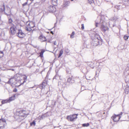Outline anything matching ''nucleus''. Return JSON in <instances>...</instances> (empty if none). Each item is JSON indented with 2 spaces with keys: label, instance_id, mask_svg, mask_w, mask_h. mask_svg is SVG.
<instances>
[{
  "label": "nucleus",
  "instance_id": "39",
  "mask_svg": "<svg viewBox=\"0 0 129 129\" xmlns=\"http://www.w3.org/2000/svg\"><path fill=\"white\" fill-rule=\"evenodd\" d=\"M64 51L67 53H68L69 52V51L68 49H65Z\"/></svg>",
  "mask_w": 129,
  "mask_h": 129
},
{
  "label": "nucleus",
  "instance_id": "46",
  "mask_svg": "<svg viewBox=\"0 0 129 129\" xmlns=\"http://www.w3.org/2000/svg\"><path fill=\"white\" fill-rule=\"evenodd\" d=\"M54 44L55 45H56V41H55L54 42Z\"/></svg>",
  "mask_w": 129,
  "mask_h": 129
},
{
  "label": "nucleus",
  "instance_id": "8",
  "mask_svg": "<svg viewBox=\"0 0 129 129\" xmlns=\"http://www.w3.org/2000/svg\"><path fill=\"white\" fill-rule=\"evenodd\" d=\"M4 13L7 16L10 15L11 14L10 8L7 6L6 7V11H5Z\"/></svg>",
  "mask_w": 129,
  "mask_h": 129
},
{
  "label": "nucleus",
  "instance_id": "3",
  "mask_svg": "<svg viewBox=\"0 0 129 129\" xmlns=\"http://www.w3.org/2000/svg\"><path fill=\"white\" fill-rule=\"evenodd\" d=\"M17 28L16 26L13 24H12V26H11L10 28V33L12 35H15L16 33Z\"/></svg>",
  "mask_w": 129,
  "mask_h": 129
},
{
  "label": "nucleus",
  "instance_id": "49",
  "mask_svg": "<svg viewBox=\"0 0 129 129\" xmlns=\"http://www.w3.org/2000/svg\"><path fill=\"white\" fill-rule=\"evenodd\" d=\"M11 70L12 71H14V69H11Z\"/></svg>",
  "mask_w": 129,
  "mask_h": 129
},
{
  "label": "nucleus",
  "instance_id": "27",
  "mask_svg": "<svg viewBox=\"0 0 129 129\" xmlns=\"http://www.w3.org/2000/svg\"><path fill=\"white\" fill-rule=\"evenodd\" d=\"M126 73L128 74L129 75V67H127L125 70Z\"/></svg>",
  "mask_w": 129,
  "mask_h": 129
},
{
  "label": "nucleus",
  "instance_id": "56",
  "mask_svg": "<svg viewBox=\"0 0 129 129\" xmlns=\"http://www.w3.org/2000/svg\"><path fill=\"white\" fill-rule=\"evenodd\" d=\"M1 56H0V58H1Z\"/></svg>",
  "mask_w": 129,
  "mask_h": 129
},
{
  "label": "nucleus",
  "instance_id": "33",
  "mask_svg": "<svg viewBox=\"0 0 129 129\" xmlns=\"http://www.w3.org/2000/svg\"><path fill=\"white\" fill-rule=\"evenodd\" d=\"M39 87L41 89H42L44 88V87L42 86V84L40 85H39Z\"/></svg>",
  "mask_w": 129,
  "mask_h": 129
},
{
  "label": "nucleus",
  "instance_id": "41",
  "mask_svg": "<svg viewBox=\"0 0 129 129\" xmlns=\"http://www.w3.org/2000/svg\"><path fill=\"white\" fill-rule=\"evenodd\" d=\"M10 80L11 79H10L7 82V83L9 84L11 83V81H10Z\"/></svg>",
  "mask_w": 129,
  "mask_h": 129
},
{
  "label": "nucleus",
  "instance_id": "53",
  "mask_svg": "<svg viewBox=\"0 0 129 129\" xmlns=\"http://www.w3.org/2000/svg\"><path fill=\"white\" fill-rule=\"evenodd\" d=\"M84 90H82V91H83Z\"/></svg>",
  "mask_w": 129,
  "mask_h": 129
},
{
  "label": "nucleus",
  "instance_id": "31",
  "mask_svg": "<svg viewBox=\"0 0 129 129\" xmlns=\"http://www.w3.org/2000/svg\"><path fill=\"white\" fill-rule=\"evenodd\" d=\"M110 20L112 21L116 20V17H113L111 18Z\"/></svg>",
  "mask_w": 129,
  "mask_h": 129
},
{
  "label": "nucleus",
  "instance_id": "29",
  "mask_svg": "<svg viewBox=\"0 0 129 129\" xmlns=\"http://www.w3.org/2000/svg\"><path fill=\"white\" fill-rule=\"evenodd\" d=\"M75 34V32L74 31L72 32V34L70 36L71 38H74V36Z\"/></svg>",
  "mask_w": 129,
  "mask_h": 129
},
{
  "label": "nucleus",
  "instance_id": "25",
  "mask_svg": "<svg viewBox=\"0 0 129 129\" xmlns=\"http://www.w3.org/2000/svg\"><path fill=\"white\" fill-rule=\"evenodd\" d=\"M36 124V123L35 121H33L32 122H31L30 123V126L33 125L35 126Z\"/></svg>",
  "mask_w": 129,
  "mask_h": 129
},
{
  "label": "nucleus",
  "instance_id": "7",
  "mask_svg": "<svg viewBox=\"0 0 129 129\" xmlns=\"http://www.w3.org/2000/svg\"><path fill=\"white\" fill-rule=\"evenodd\" d=\"M47 9L50 12H54L56 11L55 7L53 5H50L48 7Z\"/></svg>",
  "mask_w": 129,
  "mask_h": 129
},
{
  "label": "nucleus",
  "instance_id": "47",
  "mask_svg": "<svg viewBox=\"0 0 129 129\" xmlns=\"http://www.w3.org/2000/svg\"><path fill=\"white\" fill-rule=\"evenodd\" d=\"M60 82H58V85L59 86V85H60Z\"/></svg>",
  "mask_w": 129,
  "mask_h": 129
},
{
  "label": "nucleus",
  "instance_id": "51",
  "mask_svg": "<svg viewBox=\"0 0 129 129\" xmlns=\"http://www.w3.org/2000/svg\"><path fill=\"white\" fill-rule=\"evenodd\" d=\"M71 1H73V0H70Z\"/></svg>",
  "mask_w": 129,
  "mask_h": 129
},
{
  "label": "nucleus",
  "instance_id": "28",
  "mask_svg": "<svg viewBox=\"0 0 129 129\" xmlns=\"http://www.w3.org/2000/svg\"><path fill=\"white\" fill-rule=\"evenodd\" d=\"M25 29L26 30L29 31H31L32 30L30 28H28L27 27H26Z\"/></svg>",
  "mask_w": 129,
  "mask_h": 129
},
{
  "label": "nucleus",
  "instance_id": "11",
  "mask_svg": "<svg viewBox=\"0 0 129 129\" xmlns=\"http://www.w3.org/2000/svg\"><path fill=\"white\" fill-rule=\"evenodd\" d=\"M6 120H4L3 123L0 125V129H2L4 128L6 125Z\"/></svg>",
  "mask_w": 129,
  "mask_h": 129
},
{
  "label": "nucleus",
  "instance_id": "5",
  "mask_svg": "<svg viewBox=\"0 0 129 129\" xmlns=\"http://www.w3.org/2000/svg\"><path fill=\"white\" fill-rule=\"evenodd\" d=\"M74 82V80L71 77H69L68 78L67 82L65 83V84L67 86H68Z\"/></svg>",
  "mask_w": 129,
  "mask_h": 129
},
{
  "label": "nucleus",
  "instance_id": "38",
  "mask_svg": "<svg viewBox=\"0 0 129 129\" xmlns=\"http://www.w3.org/2000/svg\"><path fill=\"white\" fill-rule=\"evenodd\" d=\"M84 24H81V29H84Z\"/></svg>",
  "mask_w": 129,
  "mask_h": 129
},
{
  "label": "nucleus",
  "instance_id": "12",
  "mask_svg": "<svg viewBox=\"0 0 129 129\" xmlns=\"http://www.w3.org/2000/svg\"><path fill=\"white\" fill-rule=\"evenodd\" d=\"M39 39L40 40V41L42 42H45L47 40L45 37L42 35L39 37Z\"/></svg>",
  "mask_w": 129,
  "mask_h": 129
},
{
  "label": "nucleus",
  "instance_id": "1",
  "mask_svg": "<svg viewBox=\"0 0 129 129\" xmlns=\"http://www.w3.org/2000/svg\"><path fill=\"white\" fill-rule=\"evenodd\" d=\"M106 24L105 21L100 17H98L95 21V26L96 27H101L102 30L104 32L109 29L108 27L106 26Z\"/></svg>",
  "mask_w": 129,
  "mask_h": 129
},
{
  "label": "nucleus",
  "instance_id": "18",
  "mask_svg": "<svg viewBox=\"0 0 129 129\" xmlns=\"http://www.w3.org/2000/svg\"><path fill=\"white\" fill-rule=\"evenodd\" d=\"M1 102L2 104H3L8 103H9L8 100V99L3 100Z\"/></svg>",
  "mask_w": 129,
  "mask_h": 129
},
{
  "label": "nucleus",
  "instance_id": "57",
  "mask_svg": "<svg viewBox=\"0 0 129 129\" xmlns=\"http://www.w3.org/2000/svg\"><path fill=\"white\" fill-rule=\"evenodd\" d=\"M0 106H1V105H0Z\"/></svg>",
  "mask_w": 129,
  "mask_h": 129
},
{
  "label": "nucleus",
  "instance_id": "34",
  "mask_svg": "<svg viewBox=\"0 0 129 129\" xmlns=\"http://www.w3.org/2000/svg\"><path fill=\"white\" fill-rule=\"evenodd\" d=\"M57 1H58V0H52V2H54L56 4H55V5H56L57 4Z\"/></svg>",
  "mask_w": 129,
  "mask_h": 129
},
{
  "label": "nucleus",
  "instance_id": "19",
  "mask_svg": "<svg viewBox=\"0 0 129 129\" xmlns=\"http://www.w3.org/2000/svg\"><path fill=\"white\" fill-rule=\"evenodd\" d=\"M63 51V49H61L60 51L59 52V54L58 58L60 57L62 54Z\"/></svg>",
  "mask_w": 129,
  "mask_h": 129
},
{
  "label": "nucleus",
  "instance_id": "30",
  "mask_svg": "<svg viewBox=\"0 0 129 129\" xmlns=\"http://www.w3.org/2000/svg\"><path fill=\"white\" fill-rule=\"evenodd\" d=\"M13 22V20L11 18H10L9 19V24H11Z\"/></svg>",
  "mask_w": 129,
  "mask_h": 129
},
{
  "label": "nucleus",
  "instance_id": "6",
  "mask_svg": "<svg viewBox=\"0 0 129 129\" xmlns=\"http://www.w3.org/2000/svg\"><path fill=\"white\" fill-rule=\"evenodd\" d=\"M121 117V116H120L119 115L114 114L111 117V119L114 122H117L119 120Z\"/></svg>",
  "mask_w": 129,
  "mask_h": 129
},
{
  "label": "nucleus",
  "instance_id": "20",
  "mask_svg": "<svg viewBox=\"0 0 129 129\" xmlns=\"http://www.w3.org/2000/svg\"><path fill=\"white\" fill-rule=\"evenodd\" d=\"M15 95L13 97L12 96L11 97H10L9 99H8V100L9 101V102H10L12 101L14 99V97H15Z\"/></svg>",
  "mask_w": 129,
  "mask_h": 129
},
{
  "label": "nucleus",
  "instance_id": "32",
  "mask_svg": "<svg viewBox=\"0 0 129 129\" xmlns=\"http://www.w3.org/2000/svg\"><path fill=\"white\" fill-rule=\"evenodd\" d=\"M129 36H124V38L125 40H126L128 38Z\"/></svg>",
  "mask_w": 129,
  "mask_h": 129
},
{
  "label": "nucleus",
  "instance_id": "37",
  "mask_svg": "<svg viewBox=\"0 0 129 129\" xmlns=\"http://www.w3.org/2000/svg\"><path fill=\"white\" fill-rule=\"evenodd\" d=\"M17 89L16 88H15L13 90V92H16L17 91Z\"/></svg>",
  "mask_w": 129,
  "mask_h": 129
},
{
  "label": "nucleus",
  "instance_id": "16",
  "mask_svg": "<svg viewBox=\"0 0 129 129\" xmlns=\"http://www.w3.org/2000/svg\"><path fill=\"white\" fill-rule=\"evenodd\" d=\"M45 51L43 49H42L41 51L39 53V56L41 57H43V54Z\"/></svg>",
  "mask_w": 129,
  "mask_h": 129
},
{
  "label": "nucleus",
  "instance_id": "55",
  "mask_svg": "<svg viewBox=\"0 0 129 129\" xmlns=\"http://www.w3.org/2000/svg\"><path fill=\"white\" fill-rule=\"evenodd\" d=\"M30 25V24H29H29H28V25Z\"/></svg>",
  "mask_w": 129,
  "mask_h": 129
},
{
  "label": "nucleus",
  "instance_id": "35",
  "mask_svg": "<svg viewBox=\"0 0 129 129\" xmlns=\"http://www.w3.org/2000/svg\"><path fill=\"white\" fill-rule=\"evenodd\" d=\"M27 2L24 3L23 4H22V6L23 7H24L25 6L27 5Z\"/></svg>",
  "mask_w": 129,
  "mask_h": 129
},
{
  "label": "nucleus",
  "instance_id": "44",
  "mask_svg": "<svg viewBox=\"0 0 129 129\" xmlns=\"http://www.w3.org/2000/svg\"><path fill=\"white\" fill-rule=\"evenodd\" d=\"M115 25H116L115 24V23H114L113 25V27H114L115 26Z\"/></svg>",
  "mask_w": 129,
  "mask_h": 129
},
{
  "label": "nucleus",
  "instance_id": "50",
  "mask_svg": "<svg viewBox=\"0 0 129 129\" xmlns=\"http://www.w3.org/2000/svg\"><path fill=\"white\" fill-rule=\"evenodd\" d=\"M47 33H48V34L49 33V32H47Z\"/></svg>",
  "mask_w": 129,
  "mask_h": 129
},
{
  "label": "nucleus",
  "instance_id": "2",
  "mask_svg": "<svg viewBox=\"0 0 129 129\" xmlns=\"http://www.w3.org/2000/svg\"><path fill=\"white\" fill-rule=\"evenodd\" d=\"M102 40L99 39H93L92 40L91 43L93 46H96L98 45H101L102 44Z\"/></svg>",
  "mask_w": 129,
  "mask_h": 129
},
{
  "label": "nucleus",
  "instance_id": "43",
  "mask_svg": "<svg viewBox=\"0 0 129 129\" xmlns=\"http://www.w3.org/2000/svg\"><path fill=\"white\" fill-rule=\"evenodd\" d=\"M0 53H1L2 54H3V55L2 56H3V55H4L3 52V51H0Z\"/></svg>",
  "mask_w": 129,
  "mask_h": 129
},
{
  "label": "nucleus",
  "instance_id": "26",
  "mask_svg": "<svg viewBox=\"0 0 129 129\" xmlns=\"http://www.w3.org/2000/svg\"><path fill=\"white\" fill-rule=\"evenodd\" d=\"M88 3L90 4H93L94 3L93 0H88Z\"/></svg>",
  "mask_w": 129,
  "mask_h": 129
},
{
  "label": "nucleus",
  "instance_id": "4",
  "mask_svg": "<svg viewBox=\"0 0 129 129\" xmlns=\"http://www.w3.org/2000/svg\"><path fill=\"white\" fill-rule=\"evenodd\" d=\"M18 32L16 34V35L17 36L21 38H23L25 37V35L22 32V30L18 29Z\"/></svg>",
  "mask_w": 129,
  "mask_h": 129
},
{
  "label": "nucleus",
  "instance_id": "15",
  "mask_svg": "<svg viewBox=\"0 0 129 129\" xmlns=\"http://www.w3.org/2000/svg\"><path fill=\"white\" fill-rule=\"evenodd\" d=\"M70 3V2L69 1H65L63 3V6L64 7H67L69 5Z\"/></svg>",
  "mask_w": 129,
  "mask_h": 129
},
{
  "label": "nucleus",
  "instance_id": "45",
  "mask_svg": "<svg viewBox=\"0 0 129 129\" xmlns=\"http://www.w3.org/2000/svg\"><path fill=\"white\" fill-rule=\"evenodd\" d=\"M50 33L52 34V35H53L54 34L53 32V31H50Z\"/></svg>",
  "mask_w": 129,
  "mask_h": 129
},
{
  "label": "nucleus",
  "instance_id": "48",
  "mask_svg": "<svg viewBox=\"0 0 129 129\" xmlns=\"http://www.w3.org/2000/svg\"><path fill=\"white\" fill-rule=\"evenodd\" d=\"M34 86H33V87H30V88H34Z\"/></svg>",
  "mask_w": 129,
  "mask_h": 129
},
{
  "label": "nucleus",
  "instance_id": "24",
  "mask_svg": "<svg viewBox=\"0 0 129 129\" xmlns=\"http://www.w3.org/2000/svg\"><path fill=\"white\" fill-rule=\"evenodd\" d=\"M41 84L44 88L45 86L47 85L46 81H44Z\"/></svg>",
  "mask_w": 129,
  "mask_h": 129
},
{
  "label": "nucleus",
  "instance_id": "9",
  "mask_svg": "<svg viewBox=\"0 0 129 129\" xmlns=\"http://www.w3.org/2000/svg\"><path fill=\"white\" fill-rule=\"evenodd\" d=\"M78 115V114H74L70 116L69 119L71 121H73L75 119L77 118V116Z\"/></svg>",
  "mask_w": 129,
  "mask_h": 129
},
{
  "label": "nucleus",
  "instance_id": "54",
  "mask_svg": "<svg viewBox=\"0 0 129 129\" xmlns=\"http://www.w3.org/2000/svg\"><path fill=\"white\" fill-rule=\"evenodd\" d=\"M105 113V112H104V113H103L104 114Z\"/></svg>",
  "mask_w": 129,
  "mask_h": 129
},
{
  "label": "nucleus",
  "instance_id": "52",
  "mask_svg": "<svg viewBox=\"0 0 129 129\" xmlns=\"http://www.w3.org/2000/svg\"><path fill=\"white\" fill-rule=\"evenodd\" d=\"M82 87H81V90H82Z\"/></svg>",
  "mask_w": 129,
  "mask_h": 129
},
{
  "label": "nucleus",
  "instance_id": "23",
  "mask_svg": "<svg viewBox=\"0 0 129 129\" xmlns=\"http://www.w3.org/2000/svg\"><path fill=\"white\" fill-rule=\"evenodd\" d=\"M89 125V123H83L82 124V126L83 127H87Z\"/></svg>",
  "mask_w": 129,
  "mask_h": 129
},
{
  "label": "nucleus",
  "instance_id": "21",
  "mask_svg": "<svg viewBox=\"0 0 129 129\" xmlns=\"http://www.w3.org/2000/svg\"><path fill=\"white\" fill-rule=\"evenodd\" d=\"M39 4L37 3H36L34 4V5L33 6V8L35 9L38 7Z\"/></svg>",
  "mask_w": 129,
  "mask_h": 129
},
{
  "label": "nucleus",
  "instance_id": "36",
  "mask_svg": "<svg viewBox=\"0 0 129 129\" xmlns=\"http://www.w3.org/2000/svg\"><path fill=\"white\" fill-rule=\"evenodd\" d=\"M55 103H56V101L55 100L52 101V105H55Z\"/></svg>",
  "mask_w": 129,
  "mask_h": 129
},
{
  "label": "nucleus",
  "instance_id": "14",
  "mask_svg": "<svg viewBox=\"0 0 129 129\" xmlns=\"http://www.w3.org/2000/svg\"><path fill=\"white\" fill-rule=\"evenodd\" d=\"M26 111L24 110H23L22 111H20L19 112V113L20 114H22V113H23V114H25L24 115H21V116H23L24 117H26L27 116V115H26V114L25 113Z\"/></svg>",
  "mask_w": 129,
  "mask_h": 129
},
{
  "label": "nucleus",
  "instance_id": "13",
  "mask_svg": "<svg viewBox=\"0 0 129 129\" xmlns=\"http://www.w3.org/2000/svg\"><path fill=\"white\" fill-rule=\"evenodd\" d=\"M5 6L4 4L1 5L0 6V12H5Z\"/></svg>",
  "mask_w": 129,
  "mask_h": 129
},
{
  "label": "nucleus",
  "instance_id": "22",
  "mask_svg": "<svg viewBox=\"0 0 129 129\" xmlns=\"http://www.w3.org/2000/svg\"><path fill=\"white\" fill-rule=\"evenodd\" d=\"M47 116H46V114H43L40 117V119H43Z\"/></svg>",
  "mask_w": 129,
  "mask_h": 129
},
{
  "label": "nucleus",
  "instance_id": "42",
  "mask_svg": "<svg viewBox=\"0 0 129 129\" xmlns=\"http://www.w3.org/2000/svg\"><path fill=\"white\" fill-rule=\"evenodd\" d=\"M122 112H121L118 115H119L120 116V115H122Z\"/></svg>",
  "mask_w": 129,
  "mask_h": 129
},
{
  "label": "nucleus",
  "instance_id": "40",
  "mask_svg": "<svg viewBox=\"0 0 129 129\" xmlns=\"http://www.w3.org/2000/svg\"><path fill=\"white\" fill-rule=\"evenodd\" d=\"M119 6H117L116 7V8L118 10H119L120 9V8H119Z\"/></svg>",
  "mask_w": 129,
  "mask_h": 129
},
{
  "label": "nucleus",
  "instance_id": "10",
  "mask_svg": "<svg viewBox=\"0 0 129 129\" xmlns=\"http://www.w3.org/2000/svg\"><path fill=\"white\" fill-rule=\"evenodd\" d=\"M91 39L92 40L93 39L102 40L99 35L97 34H94V36Z\"/></svg>",
  "mask_w": 129,
  "mask_h": 129
},
{
  "label": "nucleus",
  "instance_id": "17",
  "mask_svg": "<svg viewBox=\"0 0 129 129\" xmlns=\"http://www.w3.org/2000/svg\"><path fill=\"white\" fill-rule=\"evenodd\" d=\"M27 77L26 76L24 75V76L23 77V79L24 80V81L22 83H21L20 85H19V86H20L21 85L23 84L25 82H26V81L27 80Z\"/></svg>",
  "mask_w": 129,
  "mask_h": 129
}]
</instances>
